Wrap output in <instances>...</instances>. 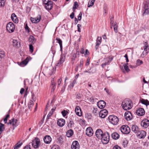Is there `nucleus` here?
<instances>
[{"label": "nucleus", "instance_id": "obj_1", "mask_svg": "<svg viewBox=\"0 0 149 149\" xmlns=\"http://www.w3.org/2000/svg\"><path fill=\"white\" fill-rule=\"evenodd\" d=\"M122 106L124 110H127L132 108V103L130 100H126L122 102Z\"/></svg>", "mask_w": 149, "mask_h": 149}, {"label": "nucleus", "instance_id": "obj_2", "mask_svg": "<svg viewBox=\"0 0 149 149\" xmlns=\"http://www.w3.org/2000/svg\"><path fill=\"white\" fill-rule=\"evenodd\" d=\"M109 134L108 132L105 133L100 139L103 144H107L109 140Z\"/></svg>", "mask_w": 149, "mask_h": 149}, {"label": "nucleus", "instance_id": "obj_3", "mask_svg": "<svg viewBox=\"0 0 149 149\" xmlns=\"http://www.w3.org/2000/svg\"><path fill=\"white\" fill-rule=\"evenodd\" d=\"M6 29L7 31L9 33L13 32L15 29L14 24L11 22H9L6 25Z\"/></svg>", "mask_w": 149, "mask_h": 149}, {"label": "nucleus", "instance_id": "obj_4", "mask_svg": "<svg viewBox=\"0 0 149 149\" xmlns=\"http://www.w3.org/2000/svg\"><path fill=\"white\" fill-rule=\"evenodd\" d=\"M108 119L109 122L113 125H116L119 121L118 118L115 116H110L108 117Z\"/></svg>", "mask_w": 149, "mask_h": 149}, {"label": "nucleus", "instance_id": "obj_5", "mask_svg": "<svg viewBox=\"0 0 149 149\" xmlns=\"http://www.w3.org/2000/svg\"><path fill=\"white\" fill-rule=\"evenodd\" d=\"M40 145V141L39 139L36 137L32 142V146L34 148H38Z\"/></svg>", "mask_w": 149, "mask_h": 149}, {"label": "nucleus", "instance_id": "obj_6", "mask_svg": "<svg viewBox=\"0 0 149 149\" xmlns=\"http://www.w3.org/2000/svg\"><path fill=\"white\" fill-rule=\"evenodd\" d=\"M120 130L123 134H127L130 132V128L127 125H124L120 128Z\"/></svg>", "mask_w": 149, "mask_h": 149}, {"label": "nucleus", "instance_id": "obj_7", "mask_svg": "<svg viewBox=\"0 0 149 149\" xmlns=\"http://www.w3.org/2000/svg\"><path fill=\"white\" fill-rule=\"evenodd\" d=\"M56 69L55 67L53 68L52 67H50L46 68L45 70L47 74L51 75L54 73Z\"/></svg>", "mask_w": 149, "mask_h": 149}, {"label": "nucleus", "instance_id": "obj_8", "mask_svg": "<svg viewBox=\"0 0 149 149\" xmlns=\"http://www.w3.org/2000/svg\"><path fill=\"white\" fill-rule=\"evenodd\" d=\"M8 125L12 124V126L14 127V129L18 125L17 120L16 119L14 118L11 119L9 121L8 123Z\"/></svg>", "mask_w": 149, "mask_h": 149}, {"label": "nucleus", "instance_id": "obj_9", "mask_svg": "<svg viewBox=\"0 0 149 149\" xmlns=\"http://www.w3.org/2000/svg\"><path fill=\"white\" fill-rule=\"evenodd\" d=\"M112 58H104V63H103L101 65L102 67L104 68L106 65H109L110 62L112 61Z\"/></svg>", "mask_w": 149, "mask_h": 149}, {"label": "nucleus", "instance_id": "obj_10", "mask_svg": "<svg viewBox=\"0 0 149 149\" xmlns=\"http://www.w3.org/2000/svg\"><path fill=\"white\" fill-rule=\"evenodd\" d=\"M137 115L139 116H142L145 114V111L143 109L141 108H138L136 112Z\"/></svg>", "mask_w": 149, "mask_h": 149}, {"label": "nucleus", "instance_id": "obj_11", "mask_svg": "<svg viewBox=\"0 0 149 149\" xmlns=\"http://www.w3.org/2000/svg\"><path fill=\"white\" fill-rule=\"evenodd\" d=\"M146 135L145 132L143 130L139 131L136 134L137 136L139 138L142 139L145 137Z\"/></svg>", "mask_w": 149, "mask_h": 149}, {"label": "nucleus", "instance_id": "obj_12", "mask_svg": "<svg viewBox=\"0 0 149 149\" xmlns=\"http://www.w3.org/2000/svg\"><path fill=\"white\" fill-rule=\"evenodd\" d=\"M80 146L77 141L73 142L71 146V149H79Z\"/></svg>", "mask_w": 149, "mask_h": 149}, {"label": "nucleus", "instance_id": "obj_13", "mask_svg": "<svg viewBox=\"0 0 149 149\" xmlns=\"http://www.w3.org/2000/svg\"><path fill=\"white\" fill-rule=\"evenodd\" d=\"M112 17H111L110 18V24H111V28H112V26H113V29L114 31L116 33H117L118 31V26L117 25V23L115 22L114 23H113V22L112 20Z\"/></svg>", "mask_w": 149, "mask_h": 149}, {"label": "nucleus", "instance_id": "obj_14", "mask_svg": "<svg viewBox=\"0 0 149 149\" xmlns=\"http://www.w3.org/2000/svg\"><path fill=\"white\" fill-rule=\"evenodd\" d=\"M108 111L107 110L104 109L101 110L99 113V116L102 118H104L107 116Z\"/></svg>", "mask_w": 149, "mask_h": 149}, {"label": "nucleus", "instance_id": "obj_15", "mask_svg": "<svg viewBox=\"0 0 149 149\" xmlns=\"http://www.w3.org/2000/svg\"><path fill=\"white\" fill-rule=\"evenodd\" d=\"M124 116L125 118L127 120H131L132 118V113L129 111L126 112L125 113Z\"/></svg>", "mask_w": 149, "mask_h": 149}, {"label": "nucleus", "instance_id": "obj_16", "mask_svg": "<svg viewBox=\"0 0 149 149\" xmlns=\"http://www.w3.org/2000/svg\"><path fill=\"white\" fill-rule=\"evenodd\" d=\"M103 134V132L101 129L97 130L95 132L96 136L98 139H100Z\"/></svg>", "mask_w": 149, "mask_h": 149}, {"label": "nucleus", "instance_id": "obj_17", "mask_svg": "<svg viewBox=\"0 0 149 149\" xmlns=\"http://www.w3.org/2000/svg\"><path fill=\"white\" fill-rule=\"evenodd\" d=\"M141 124L142 126L146 128L149 125V120L147 119H145L142 121Z\"/></svg>", "mask_w": 149, "mask_h": 149}, {"label": "nucleus", "instance_id": "obj_18", "mask_svg": "<svg viewBox=\"0 0 149 149\" xmlns=\"http://www.w3.org/2000/svg\"><path fill=\"white\" fill-rule=\"evenodd\" d=\"M86 134L89 136H92L93 134V131L92 128L91 127L87 128L86 130Z\"/></svg>", "mask_w": 149, "mask_h": 149}, {"label": "nucleus", "instance_id": "obj_19", "mask_svg": "<svg viewBox=\"0 0 149 149\" xmlns=\"http://www.w3.org/2000/svg\"><path fill=\"white\" fill-rule=\"evenodd\" d=\"M40 19L41 16L40 15H38L35 18L31 17V20L32 22L36 23L40 21Z\"/></svg>", "mask_w": 149, "mask_h": 149}, {"label": "nucleus", "instance_id": "obj_20", "mask_svg": "<svg viewBox=\"0 0 149 149\" xmlns=\"http://www.w3.org/2000/svg\"><path fill=\"white\" fill-rule=\"evenodd\" d=\"M44 6L47 10H51L53 6V2L52 1H50L49 3H47L44 5Z\"/></svg>", "mask_w": 149, "mask_h": 149}, {"label": "nucleus", "instance_id": "obj_21", "mask_svg": "<svg viewBox=\"0 0 149 149\" xmlns=\"http://www.w3.org/2000/svg\"><path fill=\"white\" fill-rule=\"evenodd\" d=\"M97 105L99 108L103 109L105 106L106 103L104 101L100 100L97 103Z\"/></svg>", "mask_w": 149, "mask_h": 149}, {"label": "nucleus", "instance_id": "obj_22", "mask_svg": "<svg viewBox=\"0 0 149 149\" xmlns=\"http://www.w3.org/2000/svg\"><path fill=\"white\" fill-rule=\"evenodd\" d=\"M52 140L51 138L49 135L45 136L43 138L44 142L46 144L49 143Z\"/></svg>", "mask_w": 149, "mask_h": 149}, {"label": "nucleus", "instance_id": "obj_23", "mask_svg": "<svg viewBox=\"0 0 149 149\" xmlns=\"http://www.w3.org/2000/svg\"><path fill=\"white\" fill-rule=\"evenodd\" d=\"M57 123L59 126L63 127L65 124V120L62 118L59 119L58 120Z\"/></svg>", "mask_w": 149, "mask_h": 149}, {"label": "nucleus", "instance_id": "obj_24", "mask_svg": "<svg viewBox=\"0 0 149 149\" xmlns=\"http://www.w3.org/2000/svg\"><path fill=\"white\" fill-rule=\"evenodd\" d=\"M75 112L76 114L78 116H80L82 115V113L81 112L80 108L79 106H77L75 108Z\"/></svg>", "mask_w": 149, "mask_h": 149}, {"label": "nucleus", "instance_id": "obj_25", "mask_svg": "<svg viewBox=\"0 0 149 149\" xmlns=\"http://www.w3.org/2000/svg\"><path fill=\"white\" fill-rule=\"evenodd\" d=\"M11 18L12 21L15 23H17L18 22V19L17 16L15 13H13L11 16Z\"/></svg>", "mask_w": 149, "mask_h": 149}, {"label": "nucleus", "instance_id": "obj_26", "mask_svg": "<svg viewBox=\"0 0 149 149\" xmlns=\"http://www.w3.org/2000/svg\"><path fill=\"white\" fill-rule=\"evenodd\" d=\"M101 37H98L97 40L96 44L95 47L96 49H98L99 45L101 43Z\"/></svg>", "mask_w": 149, "mask_h": 149}, {"label": "nucleus", "instance_id": "obj_27", "mask_svg": "<svg viewBox=\"0 0 149 149\" xmlns=\"http://www.w3.org/2000/svg\"><path fill=\"white\" fill-rule=\"evenodd\" d=\"M132 130L135 133L137 134L139 131V129L137 126L136 125H133L132 127Z\"/></svg>", "mask_w": 149, "mask_h": 149}, {"label": "nucleus", "instance_id": "obj_28", "mask_svg": "<svg viewBox=\"0 0 149 149\" xmlns=\"http://www.w3.org/2000/svg\"><path fill=\"white\" fill-rule=\"evenodd\" d=\"M28 62V58H27L25 59L21 62L19 65L21 67H24L27 64Z\"/></svg>", "mask_w": 149, "mask_h": 149}, {"label": "nucleus", "instance_id": "obj_29", "mask_svg": "<svg viewBox=\"0 0 149 149\" xmlns=\"http://www.w3.org/2000/svg\"><path fill=\"white\" fill-rule=\"evenodd\" d=\"M111 136L112 138L114 139H118L119 137V135L116 132H114L112 134Z\"/></svg>", "mask_w": 149, "mask_h": 149}, {"label": "nucleus", "instance_id": "obj_30", "mask_svg": "<svg viewBox=\"0 0 149 149\" xmlns=\"http://www.w3.org/2000/svg\"><path fill=\"white\" fill-rule=\"evenodd\" d=\"M73 134V132L72 130H69L66 132V135L68 137H71Z\"/></svg>", "mask_w": 149, "mask_h": 149}, {"label": "nucleus", "instance_id": "obj_31", "mask_svg": "<svg viewBox=\"0 0 149 149\" xmlns=\"http://www.w3.org/2000/svg\"><path fill=\"white\" fill-rule=\"evenodd\" d=\"M65 61V58L61 56L59 61L57 63V65L58 66L61 65V63H63Z\"/></svg>", "mask_w": 149, "mask_h": 149}, {"label": "nucleus", "instance_id": "obj_32", "mask_svg": "<svg viewBox=\"0 0 149 149\" xmlns=\"http://www.w3.org/2000/svg\"><path fill=\"white\" fill-rule=\"evenodd\" d=\"M144 8L149 9V0L145 1L144 3Z\"/></svg>", "mask_w": 149, "mask_h": 149}, {"label": "nucleus", "instance_id": "obj_33", "mask_svg": "<svg viewBox=\"0 0 149 149\" xmlns=\"http://www.w3.org/2000/svg\"><path fill=\"white\" fill-rule=\"evenodd\" d=\"M51 87L52 88L51 89V92H53L55 90L56 88V84H55L53 82V81H51Z\"/></svg>", "mask_w": 149, "mask_h": 149}, {"label": "nucleus", "instance_id": "obj_34", "mask_svg": "<svg viewBox=\"0 0 149 149\" xmlns=\"http://www.w3.org/2000/svg\"><path fill=\"white\" fill-rule=\"evenodd\" d=\"M141 103L143 104L148 105H149V101L147 100H145L142 99L141 100Z\"/></svg>", "mask_w": 149, "mask_h": 149}, {"label": "nucleus", "instance_id": "obj_35", "mask_svg": "<svg viewBox=\"0 0 149 149\" xmlns=\"http://www.w3.org/2000/svg\"><path fill=\"white\" fill-rule=\"evenodd\" d=\"M29 40V42L31 43H34L36 41L34 37L32 36H30Z\"/></svg>", "mask_w": 149, "mask_h": 149}, {"label": "nucleus", "instance_id": "obj_36", "mask_svg": "<svg viewBox=\"0 0 149 149\" xmlns=\"http://www.w3.org/2000/svg\"><path fill=\"white\" fill-rule=\"evenodd\" d=\"M95 1V0H90L88 3V7H90L94 5Z\"/></svg>", "mask_w": 149, "mask_h": 149}, {"label": "nucleus", "instance_id": "obj_37", "mask_svg": "<svg viewBox=\"0 0 149 149\" xmlns=\"http://www.w3.org/2000/svg\"><path fill=\"white\" fill-rule=\"evenodd\" d=\"M143 61L140 59H138L136 60V66H138L140 65H141L143 64Z\"/></svg>", "mask_w": 149, "mask_h": 149}, {"label": "nucleus", "instance_id": "obj_38", "mask_svg": "<svg viewBox=\"0 0 149 149\" xmlns=\"http://www.w3.org/2000/svg\"><path fill=\"white\" fill-rule=\"evenodd\" d=\"M77 54H78V55L79 54V51H77L76 54H73L72 57V61L74 62V61L75 59V58L77 57Z\"/></svg>", "mask_w": 149, "mask_h": 149}, {"label": "nucleus", "instance_id": "obj_39", "mask_svg": "<svg viewBox=\"0 0 149 149\" xmlns=\"http://www.w3.org/2000/svg\"><path fill=\"white\" fill-rule=\"evenodd\" d=\"M128 65V63H127L126 64H125L123 65L124 68L127 72H128L130 71V69L129 68Z\"/></svg>", "mask_w": 149, "mask_h": 149}, {"label": "nucleus", "instance_id": "obj_40", "mask_svg": "<svg viewBox=\"0 0 149 149\" xmlns=\"http://www.w3.org/2000/svg\"><path fill=\"white\" fill-rule=\"evenodd\" d=\"M22 144V143H17L14 147V149H18L21 146Z\"/></svg>", "mask_w": 149, "mask_h": 149}, {"label": "nucleus", "instance_id": "obj_41", "mask_svg": "<svg viewBox=\"0 0 149 149\" xmlns=\"http://www.w3.org/2000/svg\"><path fill=\"white\" fill-rule=\"evenodd\" d=\"M5 56V52L3 51H0V58H2Z\"/></svg>", "mask_w": 149, "mask_h": 149}, {"label": "nucleus", "instance_id": "obj_42", "mask_svg": "<svg viewBox=\"0 0 149 149\" xmlns=\"http://www.w3.org/2000/svg\"><path fill=\"white\" fill-rule=\"evenodd\" d=\"M19 43L17 40H13V45L14 47H16L18 45Z\"/></svg>", "mask_w": 149, "mask_h": 149}, {"label": "nucleus", "instance_id": "obj_43", "mask_svg": "<svg viewBox=\"0 0 149 149\" xmlns=\"http://www.w3.org/2000/svg\"><path fill=\"white\" fill-rule=\"evenodd\" d=\"M144 11L143 14V15H148L149 14V9L144 8Z\"/></svg>", "mask_w": 149, "mask_h": 149}, {"label": "nucleus", "instance_id": "obj_44", "mask_svg": "<svg viewBox=\"0 0 149 149\" xmlns=\"http://www.w3.org/2000/svg\"><path fill=\"white\" fill-rule=\"evenodd\" d=\"M74 123L72 121H70L68 125V127L69 128H71L73 126Z\"/></svg>", "mask_w": 149, "mask_h": 149}, {"label": "nucleus", "instance_id": "obj_45", "mask_svg": "<svg viewBox=\"0 0 149 149\" xmlns=\"http://www.w3.org/2000/svg\"><path fill=\"white\" fill-rule=\"evenodd\" d=\"M0 134H1L4 129V125L1 123L0 124Z\"/></svg>", "mask_w": 149, "mask_h": 149}, {"label": "nucleus", "instance_id": "obj_46", "mask_svg": "<svg viewBox=\"0 0 149 149\" xmlns=\"http://www.w3.org/2000/svg\"><path fill=\"white\" fill-rule=\"evenodd\" d=\"M63 142V139L61 136H60L58 139V142L60 144H61Z\"/></svg>", "mask_w": 149, "mask_h": 149}, {"label": "nucleus", "instance_id": "obj_47", "mask_svg": "<svg viewBox=\"0 0 149 149\" xmlns=\"http://www.w3.org/2000/svg\"><path fill=\"white\" fill-rule=\"evenodd\" d=\"M33 101L31 100L29 103V109L31 110V108L33 106Z\"/></svg>", "mask_w": 149, "mask_h": 149}, {"label": "nucleus", "instance_id": "obj_48", "mask_svg": "<svg viewBox=\"0 0 149 149\" xmlns=\"http://www.w3.org/2000/svg\"><path fill=\"white\" fill-rule=\"evenodd\" d=\"M144 51L146 52V54H147L148 52V50H149V47L147 45H145L144 47Z\"/></svg>", "mask_w": 149, "mask_h": 149}, {"label": "nucleus", "instance_id": "obj_49", "mask_svg": "<svg viewBox=\"0 0 149 149\" xmlns=\"http://www.w3.org/2000/svg\"><path fill=\"white\" fill-rule=\"evenodd\" d=\"M128 143V141L127 140L125 139L123 141V144L124 147H125L126 146H127Z\"/></svg>", "mask_w": 149, "mask_h": 149}, {"label": "nucleus", "instance_id": "obj_50", "mask_svg": "<svg viewBox=\"0 0 149 149\" xmlns=\"http://www.w3.org/2000/svg\"><path fill=\"white\" fill-rule=\"evenodd\" d=\"M85 117L88 119H90L91 118L92 116L90 113H87L85 114Z\"/></svg>", "mask_w": 149, "mask_h": 149}, {"label": "nucleus", "instance_id": "obj_51", "mask_svg": "<svg viewBox=\"0 0 149 149\" xmlns=\"http://www.w3.org/2000/svg\"><path fill=\"white\" fill-rule=\"evenodd\" d=\"M83 61L82 59H81L80 62H79V67L81 69L83 65Z\"/></svg>", "mask_w": 149, "mask_h": 149}, {"label": "nucleus", "instance_id": "obj_52", "mask_svg": "<svg viewBox=\"0 0 149 149\" xmlns=\"http://www.w3.org/2000/svg\"><path fill=\"white\" fill-rule=\"evenodd\" d=\"M56 40H57V42L59 44L60 46L62 45V41L59 38H57Z\"/></svg>", "mask_w": 149, "mask_h": 149}, {"label": "nucleus", "instance_id": "obj_53", "mask_svg": "<svg viewBox=\"0 0 149 149\" xmlns=\"http://www.w3.org/2000/svg\"><path fill=\"white\" fill-rule=\"evenodd\" d=\"M61 113L63 117H65L68 113V112L65 110L61 112Z\"/></svg>", "mask_w": 149, "mask_h": 149}, {"label": "nucleus", "instance_id": "obj_54", "mask_svg": "<svg viewBox=\"0 0 149 149\" xmlns=\"http://www.w3.org/2000/svg\"><path fill=\"white\" fill-rule=\"evenodd\" d=\"M29 51L31 53H32L33 52V47L32 45H29Z\"/></svg>", "mask_w": 149, "mask_h": 149}, {"label": "nucleus", "instance_id": "obj_55", "mask_svg": "<svg viewBox=\"0 0 149 149\" xmlns=\"http://www.w3.org/2000/svg\"><path fill=\"white\" fill-rule=\"evenodd\" d=\"M5 1L4 0H0V6L2 7L4 6Z\"/></svg>", "mask_w": 149, "mask_h": 149}, {"label": "nucleus", "instance_id": "obj_56", "mask_svg": "<svg viewBox=\"0 0 149 149\" xmlns=\"http://www.w3.org/2000/svg\"><path fill=\"white\" fill-rule=\"evenodd\" d=\"M9 117V115L8 114L6 115V118L3 119V121L5 123H7V118Z\"/></svg>", "mask_w": 149, "mask_h": 149}, {"label": "nucleus", "instance_id": "obj_57", "mask_svg": "<svg viewBox=\"0 0 149 149\" xmlns=\"http://www.w3.org/2000/svg\"><path fill=\"white\" fill-rule=\"evenodd\" d=\"M78 5L76 1L74 3V6L73 7V8L74 9H76L78 7Z\"/></svg>", "mask_w": 149, "mask_h": 149}, {"label": "nucleus", "instance_id": "obj_58", "mask_svg": "<svg viewBox=\"0 0 149 149\" xmlns=\"http://www.w3.org/2000/svg\"><path fill=\"white\" fill-rule=\"evenodd\" d=\"M54 111V109H52L51 110V111H50V112L48 114L47 116L49 117V116H51L52 115V114L53 113Z\"/></svg>", "mask_w": 149, "mask_h": 149}, {"label": "nucleus", "instance_id": "obj_59", "mask_svg": "<svg viewBox=\"0 0 149 149\" xmlns=\"http://www.w3.org/2000/svg\"><path fill=\"white\" fill-rule=\"evenodd\" d=\"M66 86V84H65L62 87V89L61 90V92H62V93H63L65 91Z\"/></svg>", "mask_w": 149, "mask_h": 149}, {"label": "nucleus", "instance_id": "obj_60", "mask_svg": "<svg viewBox=\"0 0 149 149\" xmlns=\"http://www.w3.org/2000/svg\"><path fill=\"white\" fill-rule=\"evenodd\" d=\"M62 81V79L61 78H60L59 79L58 81V86L59 87L60 86V85L61 83V81Z\"/></svg>", "mask_w": 149, "mask_h": 149}, {"label": "nucleus", "instance_id": "obj_61", "mask_svg": "<svg viewBox=\"0 0 149 149\" xmlns=\"http://www.w3.org/2000/svg\"><path fill=\"white\" fill-rule=\"evenodd\" d=\"M50 0H42L43 4L44 5L49 2Z\"/></svg>", "mask_w": 149, "mask_h": 149}, {"label": "nucleus", "instance_id": "obj_62", "mask_svg": "<svg viewBox=\"0 0 149 149\" xmlns=\"http://www.w3.org/2000/svg\"><path fill=\"white\" fill-rule=\"evenodd\" d=\"M91 70V69L90 68V70H85L84 71V72H88L89 73H90V74H93L94 72H93L92 71H91L90 70Z\"/></svg>", "mask_w": 149, "mask_h": 149}, {"label": "nucleus", "instance_id": "obj_63", "mask_svg": "<svg viewBox=\"0 0 149 149\" xmlns=\"http://www.w3.org/2000/svg\"><path fill=\"white\" fill-rule=\"evenodd\" d=\"M52 149H60L59 146L58 145H55L52 148Z\"/></svg>", "mask_w": 149, "mask_h": 149}, {"label": "nucleus", "instance_id": "obj_64", "mask_svg": "<svg viewBox=\"0 0 149 149\" xmlns=\"http://www.w3.org/2000/svg\"><path fill=\"white\" fill-rule=\"evenodd\" d=\"M113 149H121V148L118 145H116L113 147Z\"/></svg>", "mask_w": 149, "mask_h": 149}]
</instances>
